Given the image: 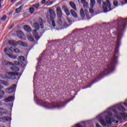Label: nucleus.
<instances>
[{
  "label": "nucleus",
  "instance_id": "obj_1",
  "mask_svg": "<svg viewBox=\"0 0 127 127\" xmlns=\"http://www.w3.org/2000/svg\"><path fill=\"white\" fill-rule=\"evenodd\" d=\"M127 19L123 18H119L116 21H114L113 23L116 25L117 41L116 42V49H115V54L119 52L118 47L121 44V39L122 38V34L124 32L126 27L127 26Z\"/></svg>",
  "mask_w": 127,
  "mask_h": 127
},
{
  "label": "nucleus",
  "instance_id": "obj_2",
  "mask_svg": "<svg viewBox=\"0 0 127 127\" xmlns=\"http://www.w3.org/2000/svg\"><path fill=\"white\" fill-rule=\"evenodd\" d=\"M40 105L48 110H54L55 109H60L66 105V102L61 101H56L53 102H48L44 101H40Z\"/></svg>",
  "mask_w": 127,
  "mask_h": 127
},
{
  "label": "nucleus",
  "instance_id": "obj_3",
  "mask_svg": "<svg viewBox=\"0 0 127 127\" xmlns=\"http://www.w3.org/2000/svg\"><path fill=\"white\" fill-rule=\"evenodd\" d=\"M34 27L36 30H33V35L36 40H38L40 37L38 36V34L36 33L37 30H39V28H44V24H43V20L41 17H39L38 22L34 23Z\"/></svg>",
  "mask_w": 127,
  "mask_h": 127
},
{
  "label": "nucleus",
  "instance_id": "obj_4",
  "mask_svg": "<svg viewBox=\"0 0 127 127\" xmlns=\"http://www.w3.org/2000/svg\"><path fill=\"white\" fill-rule=\"evenodd\" d=\"M117 63V57L116 55L113 56L111 58V61L107 66V68L104 69L103 71L102 72L101 74H100V77H102L104 75H107L110 72H112L115 69V65Z\"/></svg>",
  "mask_w": 127,
  "mask_h": 127
},
{
  "label": "nucleus",
  "instance_id": "obj_5",
  "mask_svg": "<svg viewBox=\"0 0 127 127\" xmlns=\"http://www.w3.org/2000/svg\"><path fill=\"white\" fill-rule=\"evenodd\" d=\"M62 42H66L65 45H73L77 43V41H79L78 38H76L72 35H69L64 37L63 40L61 41Z\"/></svg>",
  "mask_w": 127,
  "mask_h": 127
},
{
  "label": "nucleus",
  "instance_id": "obj_6",
  "mask_svg": "<svg viewBox=\"0 0 127 127\" xmlns=\"http://www.w3.org/2000/svg\"><path fill=\"white\" fill-rule=\"evenodd\" d=\"M49 12L50 15H47V19L48 22L50 23V22L52 21V26H53V27H55V26H56V24L55 23V21L54 20V19L56 17V14L55 13V11H54V10L52 9H49Z\"/></svg>",
  "mask_w": 127,
  "mask_h": 127
},
{
  "label": "nucleus",
  "instance_id": "obj_7",
  "mask_svg": "<svg viewBox=\"0 0 127 127\" xmlns=\"http://www.w3.org/2000/svg\"><path fill=\"white\" fill-rule=\"evenodd\" d=\"M102 7L104 12H108L111 11V3L109 0H107L106 2L103 1Z\"/></svg>",
  "mask_w": 127,
  "mask_h": 127
},
{
  "label": "nucleus",
  "instance_id": "obj_8",
  "mask_svg": "<svg viewBox=\"0 0 127 127\" xmlns=\"http://www.w3.org/2000/svg\"><path fill=\"white\" fill-rule=\"evenodd\" d=\"M16 90V85L13 84L11 87L9 88H7L5 89V92L8 94H11V93H13V92H15Z\"/></svg>",
  "mask_w": 127,
  "mask_h": 127
},
{
  "label": "nucleus",
  "instance_id": "obj_9",
  "mask_svg": "<svg viewBox=\"0 0 127 127\" xmlns=\"http://www.w3.org/2000/svg\"><path fill=\"white\" fill-rule=\"evenodd\" d=\"M15 48H14L13 47H10V48H5V49L4 50V52L5 53V54H7V53H10L9 52L11 51L12 52H14V49Z\"/></svg>",
  "mask_w": 127,
  "mask_h": 127
},
{
  "label": "nucleus",
  "instance_id": "obj_10",
  "mask_svg": "<svg viewBox=\"0 0 127 127\" xmlns=\"http://www.w3.org/2000/svg\"><path fill=\"white\" fill-rule=\"evenodd\" d=\"M17 36L20 39H22L24 37V33L22 31L19 30L17 32Z\"/></svg>",
  "mask_w": 127,
  "mask_h": 127
},
{
  "label": "nucleus",
  "instance_id": "obj_11",
  "mask_svg": "<svg viewBox=\"0 0 127 127\" xmlns=\"http://www.w3.org/2000/svg\"><path fill=\"white\" fill-rule=\"evenodd\" d=\"M8 76L9 79L14 80L15 79V73L13 72H9L8 73Z\"/></svg>",
  "mask_w": 127,
  "mask_h": 127
},
{
  "label": "nucleus",
  "instance_id": "obj_12",
  "mask_svg": "<svg viewBox=\"0 0 127 127\" xmlns=\"http://www.w3.org/2000/svg\"><path fill=\"white\" fill-rule=\"evenodd\" d=\"M23 29H24V30L27 32H31V31H32L31 27L28 25H25L23 26Z\"/></svg>",
  "mask_w": 127,
  "mask_h": 127
},
{
  "label": "nucleus",
  "instance_id": "obj_13",
  "mask_svg": "<svg viewBox=\"0 0 127 127\" xmlns=\"http://www.w3.org/2000/svg\"><path fill=\"white\" fill-rule=\"evenodd\" d=\"M62 9L64 10L65 13L67 15H70V11H69V9L66 6H63Z\"/></svg>",
  "mask_w": 127,
  "mask_h": 127
},
{
  "label": "nucleus",
  "instance_id": "obj_14",
  "mask_svg": "<svg viewBox=\"0 0 127 127\" xmlns=\"http://www.w3.org/2000/svg\"><path fill=\"white\" fill-rule=\"evenodd\" d=\"M0 120L3 123H5L8 121H10V118L9 117H2L0 118Z\"/></svg>",
  "mask_w": 127,
  "mask_h": 127
},
{
  "label": "nucleus",
  "instance_id": "obj_15",
  "mask_svg": "<svg viewBox=\"0 0 127 127\" xmlns=\"http://www.w3.org/2000/svg\"><path fill=\"white\" fill-rule=\"evenodd\" d=\"M57 13L59 17H62V10H61V8L58 7L57 8Z\"/></svg>",
  "mask_w": 127,
  "mask_h": 127
},
{
  "label": "nucleus",
  "instance_id": "obj_16",
  "mask_svg": "<svg viewBox=\"0 0 127 127\" xmlns=\"http://www.w3.org/2000/svg\"><path fill=\"white\" fill-rule=\"evenodd\" d=\"M14 100L13 96H9L4 99V102L8 103V102H12Z\"/></svg>",
  "mask_w": 127,
  "mask_h": 127
},
{
  "label": "nucleus",
  "instance_id": "obj_17",
  "mask_svg": "<svg viewBox=\"0 0 127 127\" xmlns=\"http://www.w3.org/2000/svg\"><path fill=\"white\" fill-rule=\"evenodd\" d=\"M105 120L107 124H108V125H111V124H112V121H113V119L109 116H105Z\"/></svg>",
  "mask_w": 127,
  "mask_h": 127
},
{
  "label": "nucleus",
  "instance_id": "obj_18",
  "mask_svg": "<svg viewBox=\"0 0 127 127\" xmlns=\"http://www.w3.org/2000/svg\"><path fill=\"white\" fill-rule=\"evenodd\" d=\"M11 71H13L14 72H18L19 71V68L16 65H13L10 67Z\"/></svg>",
  "mask_w": 127,
  "mask_h": 127
},
{
  "label": "nucleus",
  "instance_id": "obj_19",
  "mask_svg": "<svg viewBox=\"0 0 127 127\" xmlns=\"http://www.w3.org/2000/svg\"><path fill=\"white\" fill-rule=\"evenodd\" d=\"M17 44L18 45H20V46H23L24 47H26L27 46V44H26V43L25 42H22L21 41H18L17 42Z\"/></svg>",
  "mask_w": 127,
  "mask_h": 127
},
{
  "label": "nucleus",
  "instance_id": "obj_20",
  "mask_svg": "<svg viewBox=\"0 0 127 127\" xmlns=\"http://www.w3.org/2000/svg\"><path fill=\"white\" fill-rule=\"evenodd\" d=\"M70 12L71 13V15H72V16H73V17H74L75 18H77V17H78L77 13H76V12L75 11H74V10L71 9Z\"/></svg>",
  "mask_w": 127,
  "mask_h": 127
},
{
  "label": "nucleus",
  "instance_id": "obj_21",
  "mask_svg": "<svg viewBox=\"0 0 127 127\" xmlns=\"http://www.w3.org/2000/svg\"><path fill=\"white\" fill-rule=\"evenodd\" d=\"M23 7V5L20 6L19 8L15 9V12L16 13H19L20 11H21V10L22 9Z\"/></svg>",
  "mask_w": 127,
  "mask_h": 127
},
{
  "label": "nucleus",
  "instance_id": "obj_22",
  "mask_svg": "<svg viewBox=\"0 0 127 127\" xmlns=\"http://www.w3.org/2000/svg\"><path fill=\"white\" fill-rule=\"evenodd\" d=\"M96 4V0H90V6L91 8H93Z\"/></svg>",
  "mask_w": 127,
  "mask_h": 127
},
{
  "label": "nucleus",
  "instance_id": "obj_23",
  "mask_svg": "<svg viewBox=\"0 0 127 127\" xmlns=\"http://www.w3.org/2000/svg\"><path fill=\"white\" fill-rule=\"evenodd\" d=\"M69 5L71 6L72 8L74 9V10H77V8L76 7V5L75 4V3L73 2H70Z\"/></svg>",
  "mask_w": 127,
  "mask_h": 127
},
{
  "label": "nucleus",
  "instance_id": "obj_24",
  "mask_svg": "<svg viewBox=\"0 0 127 127\" xmlns=\"http://www.w3.org/2000/svg\"><path fill=\"white\" fill-rule=\"evenodd\" d=\"M27 38L28 39L29 41H31V42H34V38H33V36L29 35L27 36Z\"/></svg>",
  "mask_w": 127,
  "mask_h": 127
},
{
  "label": "nucleus",
  "instance_id": "obj_25",
  "mask_svg": "<svg viewBox=\"0 0 127 127\" xmlns=\"http://www.w3.org/2000/svg\"><path fill=\"white\" fill-rule=\"evenodd\" d=\"M0 111H1L2 115H6L7 114V110H6L5 109L0 108Z\"/></svg>",
  "mask_w": 127,
  "mask_h": 127
},
{
  "label": "nucleus",
  "instance_id": "obj_26",
  "mask_svg": "<svg viewBox=\"0 0 127 127\" xmlns=\"http://www.w3.org/2000/svg\"><path fill=\"white\" fill-rule=\"evenodd\" d=\"M1 64L2 65V66H6V65H8V64H9V62L5 61V60H3L1 62Z\"/></svg>",
  "mask_w": 127,
  "mask_h": 127
},
{
  "label": "nucleus",
  "instance_id": "obj_27",
  "mask_svg": "<svg viewBox=\"0 0 127 127\" xmlns=\"http://www.w3.org/2000/svg\"><path fill=\"white\" fill-rule=\"evenodd\" d=\"M9 45H11L12 46H16V42H15L14 41H9L8 42Z\"/></svg>",
  "mask_w": 127,
  "mask_h": 127
},
{
  "label": "nucleus",
  "instance_id": "obj_28",
  "mask_svg": "<svg viewBox=\"0 0 127 127\" xmlns=\"http://www.w3.org/2000/svg\"><path fill=\"white\" fill-rule=\"evenodd\" d=\"M40 6V3L39 2H38L35 4L32 5V7L35 9H37Z\"/></svg>",
  "mask_w": 127,
  "mask_h": 127
},
{
  "label": "nucleus",
  "instance_id": "obj_29",
  "mask_svg": "<svg viewBox=\"0 0 127 127\" xmlns=\"http://www.w3.org/2000/svg\"><path fill=\"white\" fill-rule=\"evenodd\" d=\"M18 61L19 62H24L25 61V58L23 56H20L18 57Z\"/></svg>",
  "mask_w": 127,
  "mask_h": 127
},
{
  "label": "nucleus",
  "instance_id": "obj_30",
  "mask_svg": "<svg viewBox=\"0 0 127 127\" xmlns=\"http://www.w3.org/2000/svg\"><path fill=\"white\" fill-rule=\"evenodd\" d=\"M9 53H8L6 55H7L9 58H11V59H16L17 57L16 56H14L13 55H9Z\"/></svg>",
  "mask_w": 127,
  "mask_h": 127
},
{
  "label": "nucleus",
  "instance_id": "obj_31",
  "mask_svg": "<svg viewBox=\"0 0 127 127\" xmlns=\"http://www.w3.org/2000/svg\"><path fill=\"white\" fill-rule=\"evenodd\" d=\"M80 15H81V17L82 18H85V13L84 12V9L83 8H81L80 9Z\"/></svg>",
  "mask_w": 127,
  "mask_h": 127
},
{
  "label": "nucleus",
  "instance_id": "obj_32",
  "mask_svg": "<svg viewBox=\"0 0 127 127\" xmlns=\"http://www.w3.org/2000/svg\"><path fill=\"white\" fill-rule=\"evenodd\" d=\"M99 122L103 127H106V126H107V123H106L104 119L100 120Z\"/></svg>",
  "mask_w": 127,
  "mask_h": 127
},
{
  "label": "nucleus",
  "instance_id": "obj_33",
  "mask_svg": "<svg viewBox=\"0 0 127 127\" xmlns=\"http://www.w3.org/2000/svg\"><path fill=\"white\" fill-rule=\"evenodd\" d=\"M53 3H54V1H49V3H48V1H47L46 5H47V6H50V5H52V4H53Z\"/></svg>",
  "mask_w": 127,
  "mask_h": 127
},
{
  "label": "nucleus",
  "instance_id": "obj_34",
  "mask_svg": "<svg viewBox=\"0 0 127 127\" xmlns=\"http://www.w3.org/2000/svg\"><path fill=\"white\" fill-rule=\"evenodd\" d=\"M29 10L30 13H33V12H34V11H35V9L34 8H33V7H31L29 8Z\"/></svg>",
  "mask_w": 127,
  "mask_h": 127
},
{
  "label": "nucleus",
  "instance_id": "obj_35",
  "mask_svg": "<svg viewBox=\"0 0 127 127\" xmlns=\"http://www.w3.org/2000/svg\"><path fill=\"white\" fill-rule=\"evenodd\" d=\"M83 7H86V8H89V3L88 2H84V3H83Z\"/></svg>",
  "mask_w": 127,
  "mask_h": 127
},
{
  "label": "nucleus",
  "instance_id": "obj_36",
  "mask_svg": "<svg viewBox=\"0 0 127 127\" xmlns=\"http://www.w3.org/2000/svg\"><path fill=\"white\" fill-rule=\"evenodd\" d=\"M14 52H15V53H19V52H20V50H19V49L15 48Z\"/></svg>",
  "mask_w": 127,
  "mask_h": 127
},
{
  "label": "nucleus",
  "instance_id": "obj_37",
  "mask_svg": "<svg viewBox=\"0 0 127 127\" xmlns=\"http://www.w3.org/2000/svg\"><path fill=\"white\" fill-rule=\"evenodd\" d=\"M113 4L115 6H118V4H119V2L117 0H114Z\"/></svg>",
  "mask_w": 127,
  "mask_h": 127
},
{
  "label": "nucleus",
  "instance_id": "obj_38",
  "mask_svg": "<svg viewBox=\"0 0 127 127\" xmlns=\"http://www.w3.org/2000/svg\"><path fill=\"white\" fill-rule=\"evenodd\" d=\"M97 1L98 3H99V6H101L102 5V1H103V0H97Z\"/></svg>",
  "mask_w": 127,
  "mask_h": 127
},
{
  "label": "nucleus",
  "instance_id": "obj_39",
  "mask_svg": "<svg viewBox=\"0 0 127 127\" xmlns=\"http://www.w3.org/2000/svg\"><path fill=\"white\" fill-rule=\"evenodd\" d=\"M120 116H123V117H125V118H127V113H120Z\"/></svg>",
  "mask_w": 127,
  "mask_h": 127
},
{
  "label": "nucleus",
  "instance_id": "obj_40",
  "mask_svg": "<svg viewBox=\"0 0 127 127\" xmlns=\"http://www.w3.org/2000/svg\"><path fill=\"white\" fill-rule=\"evenodd\" d=\"M3 85H4V86H9V83L7 81H3Z\"/></svg>",
  "mask_w": 127,
  "mask_h": 127
},
{
  "label": "nucleus",
  "instance_id": "obj_41",
  "mask_svg": "<svg viewBox=\"0 0 127 127\" xmlns=\"http://www.w3.org/2000/svg\"><path fill=\"white\" fill-rule=\"evenodd\" d=\"M5 19H6V15L3 16L1 18V20H2V21H4Z\"/></svg>",
  "mask_w": 127,
  "mask_h": 127
},
{
  "label": "nucleus",
  "instance_id": "obj_42",
  "mask_svg": "<svg viewBox=\"0 0 127 127\" xmlns=\"http://www.w3.org/2000/svg\"><path fill=\"white\" fill-rule=\"evenodd\" d=\"M41 4H46V0H42L41 2Z\"/></svg>",
  "mask_w": 127,
  "mask_h": 127
},
{
  "label": "nucleus",
  "instance_id": "obj_43",
  "mask_svg": "<svg viewBox=\"0 0 127 127\" xmlns=\"http://www.w3.org/2000/svg\"><path fill=\"white\" fill-rule=\"evenodd\" d=\"M89 12L90 13H94V10L92 8L89 9Z\"/></svg>",
  "mask_w": 127,
  "mask_h": 127
},
{
  "label": "nucleus",
  "instance_id": "obj_44",
  "mask_svg": "<svg viewBox=\"0 0 127 127\" xmlns=\"http://www.w3.org/2000/svg\"><path fill=\"white\" fill-rule=\"evenodd\" d=\"M22 3V0H21L17 3V5H20Z\"/></svg>",
  "mask_w": 127,
  "mask_h": 127
},
{
  "label": "nucleus",
  "instance_id": "obj_45",
  "mask_svg": "<svg viewBox=\"0 0 127 127\" xmlns=\"http://www.w3.org/2000/svg\"><path fill=\"white\" fill-rule=\"evenodd\" d=\"M67 19L69 23H71V22H72V21H71V19H70L69 18L67 17Z\"/></svg>",
  "mask_w": 127,
  "mask_h": 127
},
{
  "label": "nucleus",
  "instance_id": "obj_46",
  "mask_svg": "<svg viewBox=\"0 0 127 127\" xmlns=\"http://www.w3.org/2000/svg\"><path fill=\"white\" fill-rule=\"evenodd\" d=\"M81 3H84V2H86V0H81Z\"/></svg>",
  "mask_w": 127,
  "mask_h": 127
},
{
  "label": "nucleus",
  "instance_id": "obj_47",
  "mask_svg": "<svg viewBox=\"0 0 127 127\" xmlns=\"http://www.w3.org/2000/svg\"><path fill=\"white\" fill-rule=\"evenodd\" d=\"M1 94H2V95H4V91L3 90H0Z\"/></svg>",
  "mask_w": 127,
  "mask_h": 127
},
{
  "label": "nucleus",
  "instance_id": "obj_48",
  "mask_svg": "<svg viewBox=\"0 0 127 127\" xmlns=\"http://www.w3.org/2000/svg\"><path fill=\"white\" fill-rule=\"evenodd\" d=\"M3 80L0 79V84H3Z\"/></svg>",
  "mask_w": 127,
  "mask_h": 127
},
{
  "label": "nucleus",
  "instance_id": "obj_49",
  "mask_svg": "<svg viewBox=\"0 0 127 127\" xmlns=\"http://www.w3.org/2000/svg\"><path fill=\"white\" fill-rule=\"evenodd\" d=\"M125 3H122V5H124V4H126V3H127V0H125Z\"/></svg>",
  "mask_w": 127,
  "mask_h": 127
},
{
  "label": "nucleus",
  "instance_id": "obj_50",
  "mask_svg": "<svg viewBox=\"0 0 127 127\" xmlns=\"http://www.w3.org/2000/svg\"><path fill=\"white\" fill-rule=\"evenodd\" d=\"M1 1H2V0H0V8L1 7Z\"/></svg>",
  "mask_w": 127,
  "mask_h": 127
},
{
  "label": "nucleus",
  "instance_id": "obj_51",
  "mask_svg": "<svg viewBox=\"0 0 127 127\" xmlns=\"http://www.w3.org/2000/svg\"><path fill=\"white\" fill-rule=\"evenodd\" d=\"M18 75H19V73H18V72L15 73V76H18Z\"/></svg>",
  "mask_w": 127,
  "mask_h": 127
},
{
  "label": "nucleus",
  "instance_id": "obj_52",
  "mask_svg": "<svg viewBox=\"0 0 127 127\" xmlns=\"http://www.w3.org/2000/svg\"><path fill=\"white\" fill-rule=\"evenodd\" d=\"M96 127H101V126H100V125H99V124L97 123L96 124Z\"/></svg>",
  "mask_w": 127,
  "mask_h": 127
},
{
  "label": "nucleus",
  "instance_id": "obj_53",
  "mask_svg": "<svg viewBox=\"0 0 127 127\" xmlns=\"http://www.w3.org/2000/svg\"><path fill=\"white\" fill-rule=\"evenodd\" d=\"M84 12H85V13H87V12H89V11H88V10L85 9L84 10Z\"/></svg>",
  "mask_w": 127,
  "mask_h": 127
},
{
  "label": "nucleus",
  "instance_id": "obj_54",
  "mask_svg": "<svg viewBox=\"0 0 127 127\" xmlns=\"http://www.w3.org/2000/svg\"><path fill=\"white\" fill-rule=\"evenodd\" d=\"M14 1H16V0H11V2H14Z\"/></svg>",
  "mask_w": 127,
  "mask_h": 127
},
{
  "label": "nucleus",
  "instance_id": "obj_55",
  "mask_svg": "<svg viewBox=\"0 0 127 127\" xmlns=\"http://www.w3.org/2000/svg\"><path fill=\"white\" fill-rule=\"evenodd\" d=\"M23 16H25V15H26V13L24 12L23 13Z\"/></svg>",
  "mask_w": 127,
  "mask_h": 127
},
{
  "label": "nucleus",
  "instance_id": "obj_56",
  "mask_svg": "<svg viewBox=\"0 0 127 127\" xmlns=\"http://www.w3.org/2000/svg\"><path fill=\"white\" fill-rule=\"evenodd\" d=\"M0 116H2V113L1 111H0Z\"/></svg>",
  "mask_w": 127,
  "mask_h": 127
},
{
  "label": "nucleus",
  "instance_id": "obj_57",
  "mask_svg": "<svg viewBox=\"0 0 127 127\" xmlns=\"http://www.w3.org/2000/svg\"><path fill=\"white\" fill-rule=\"evenodd\" d=\"M1 89H2V86L1 85H0V90Z\"/></svg>",
  "mask_w": 127,
  "mask_h": 127
},
{
  "label": "nucleus",
  "instance_id": "obj_58",
  "mask_svg": "<svg viewBox=\"0 0 127 127\" xmlns=\"http://www.w3.org/2000/svg\"><path fill=\"white\" fill-rule=\"evenodd\" d=\"M2 98V96L1 94H0V99Z\"/></svg>",
  "mask_w": 127,
  "mask_h": 127
},
{
  "label": "nucleus",
  "instance_id": "obj_59",
  "mask_svg": "<svg viewBox=\"0 0 127 127\" xmlns=\"http://www.w3.org/2000/svg\"><path fill=\"white\" fill-rule=\"evenodd\" d=\"M125 127H127V123L125 125Z\"/></svg>",
  "mask_w": 127,
  "mask_h": 127
},
{
  "label": "nucleus",
  "instance_id": "obj_60",
  "mask_svg": "<svg viewBox=\"0 0 127 127\" xmlns=\"http://www.w3.org/2000/svg\"><path fill=\"white\" fill-rule=\"evenodd\" d=\"M12 27H13V26L12 25V26L10 28V29H11V28H12Z\"/></svg>",
  "mask_w": 127,
  "mask_h": 127
},
{
  "label": "nucleus",
  "instance_id": "obj_61",
  "mask_svg": "<svg viewBox=\"0 0 127 127\" xmlns=\"http://www.w3.org/2000/svg\"><path fill=\"white\" fill-rule=\"evenodd\" d=\"M118 123H119V121H117L116 122V124H118Z\"/></svg>",
  "mask_w": 127,
  "mask_h": 127
},
{
  "label": "nucleus",
  "instance_id": "obj_62",
  "mask_svg": "<svg viewBox=\"0 0 127 127\" xmlns=\"http://www.w3.org/2000/svg\"><path fill=\"white\" fill-rule=\"evenodd\" d=\"M73 50H75V49H73Z\"/></svg>",
  "mask_w": 127,
  "mask_h": 127
}]
</instances>
